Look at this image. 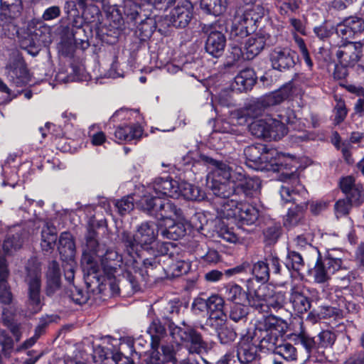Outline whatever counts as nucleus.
I'll return each instance as SVG.
<instances>
[{
	"mask_svg": "<svg viewBox=\"0 0 364 364\" xmlns=\"http://www.w3.org/2000/svg\"><path fill=\"white\" fill-rule=\"evenodd\" d=\"M255 82L256 75L255 71L251 68H246L236 75L232 87L240 92H243L251 89Z\"/></svg>",
	"mask_w": 364,
	"mask_h": 364,
	"instance_id": "obj_27",
	"label": "nucleus"
},
{
	"mask_svg": "<svg viewBox=\"0 0 364 364\" xmlns=\"http://www.w3.org/2000/svg\"><path fill=\"white\" fill-rule=\"evenodd\" d=\"M2 174L4 177L2 186H10L14 188L17 185V168L16 166L11 167L9 161L3 165Z\"/></svg>",
	"mask_w": 364,
	"mask_h": 364,
	"instance_id": "obj_51",
	"label": "nucleus"
},
{
	"mask_svg": "<svg viewBox=\"0 0 364 364\" xmlns=\"http://www.w3.org/2000/svg\"><path fill=\"white\" fill-rule=\"evenodd\" d=\"M6 73L9 80L16 87L25 86L31 80L26 65L18 51L11 55L6 66Z\"/></svg>",
	"mask_w": 364,
	"mask_h": 364,
	"instance_id": "obj_12",
	"label": "nucleus"
},
{
	"mask_svg": "<svg viewBox=\"0 0 364 364\" xmlns=\"http://www.w3.org/2000/svg\"><path fill=\"white\" fill-rule=\"evenodd\" d=\"M296 54L288 48L277 47L269 55L272 68L279 71H285L295 65Z\"/></svg>",
	"mask_w": 364,
	"mask_h": 364,
	"instance_id": "obj_15",
	"label": "nucleus"
},
{
	"mask_svg": "<svg viewBox=\"0 0 364 364\" xmlns=\"http://www.w3.org/2000/svg\"><path fill=\"white\" fill-rule=\"evenodd\" d=\"M65 294L75 304H83L87 302L88 299V294L82 289L75 287L74 284H70Z\"/></svg>",
	"mask_w": 364,
	"mask_h": 364,
	"instance_id": "obj_54",
	"label": "nucleus"
},
{
	"mask_svg": "<svg viewBox=\"0 0 364 364\" xmlns=\"http://www.w3.org/2000/svg\"><path fill=\"white\" fill-rule=\"evenodd\" d=\"M274 353L281 355L287 360H294L296 359V349L291 343L285 342L278 346L275 345Z\"/></svg>",
	"mask_w": 364,
	"mask_h": 364,
	"instance_id": "obj_53",
	"label": "nucleus"
},
{
	"mask_svg": "<svg viewBox=\"0 0 364 364\" xmlns=\"http://www.w3.org/2000/svg\"><path fill=\"white\" fill-rule=\"evenodd\" d=\"M120 215H124L132 210L134 208L133 198L131 196L123 198L121 200L115 203Z\"/></svg>",
	"mask_w": 364,
	"mask_h": 364,
	"instance_id": "obj_64",
	"label": "nucleus"
},
{
	"mask_svg": "<svg viewBox=\"0 0 364 364\" xmlns=\"http://www.w3.org/2000/svg\"><path fill=\"white\" fill-rule=\"evenodd\" d=\"M291 95L292 85L287 84L263 98L250 103L241 110V114L245 117L257 118L262 116L268 107L280 104L288 100Z\"/></svg>",
	"mask_w": 364,
	"mask_h": 364,
	"instance_id": "obj_8",
	"label": "nucleus"
},
{
	"mask_svg": "<svg viewBox=\"0 0 364 364\" xmlns=\"http://www.w3.org/2000/svg\"><path fill=\"white\" fill-rule=\"evenodd\" d=\"M346 21L347 27L351 30L354 36L364 31V21L361 18L350 16L346 18Z\"/></svg>",
	"mask_w": 364,
	"mask_h": 364,
	"instance_id": "obj_61",
	"label": "nucleus"
},
{
	"mask_svg": "<svg viewBox=\"0 0 364 364\" xmlns=\"http://www.w3.org/2000/svg\"><path fill=\"white\" fill-rule=\"evenodd\" d=\"M97 234L94 230H89L86 235V242L83 250L85 259L87 262H93L94 256L100 258L101 266L105 275L110 280L114 277L112 251L105 250V247L99 245L96 239ZM111 289L114 288V283L110 281Z\"/></svg>",
	"mask_w": 364,
	"mask_h": 364,
	"instance_id": "obj_6",
	"label": "nucleus"
},
{
	"mask_svg": "<svg viewBox=\"0 0 364 364\" xmlns=\"http://www.w3.org/2000/svg\"><path fill=\"white\" fill-rule=\"evenodd\" d=\"M24 0H1V14L0 21L6 18L5 25L9 28H15L12 20L20 16Z\"/></svg>",
	"mask_w": 364,
	"mask_h": 364,
	"instance_id": "obj_22",
	"label": "nucleus"
},
{
	"mask_svg": "<svg viewBox=\"0 0 364 364\" xmlns=\"http://www.w3.org/2000/svg\"><path fill=\"white\" fill-rule=\"evenodd\" d=\"M186 234V228L183 223H174L173 219L166 222L165 228L161 232V235L164 238L176 240L184 236Z\"/></svg>",
	"mask_w": 364,
	"mask_h": 364,
	"instance_id": "obj_33",
	"label": "nucleus"
},
{
	"mask_svg": "<svg viewBox=\"0 0 364 364\" xmlns=\"http://www.w3.org/2000/svg\"><path fill=\"white\" fill-rule=\"evenodd\" d=\"M158 233V226L154 222L142 223L133 236L123 233L122 240L125 242L127 252L136 264H142V260L147 258L149 246H151L150 250L153 249L152 245L156 242Z\"/></svg>",
	"mask_w": 364,
	"mask_h": 364,
	"instance_id": "obj_3",
	"label": "nucleus"
},
{
	"mask_svg": "<svg viewBox=\"0 0 364 364\" xmlns=\"http://www.w3.org/2000/svg\"><path fill=\"white\" fill-rule=\"evenodd\" d=\"M306 208V203H300L294 208H289L284 218V225L288 228L297 225L303 220L304 213Z\"/></svg>",
	"mask_w": 364,
	"mask_h": 364,
	"instance_id": "obj_34",
	"label": "nucleus"
},
{
	"mask_svg": "<svg viewBox=\"0 0 364 364\" xmlns=\"http://www.w3.org/2000/svg\"><path fill=\"white\" fill-rule=\"evenodd\" d=\"M150 188L159 195L178 198L181 196L187 200H200L204 198L202 190L186 181L178 182L171 178H157L151 184Z\"/></svg>",
	"mask_w": 364,
	"mask_h": 364,
	"instance_id": "obj_4",
	"label": "nucleus"
},
{
	"mask_svg": "<svg viewBox=\"0 0 364 364\" xmlns=\"http://www.w3.org/2000/svg\"><path fill=\"white\" fill-rule=\"evenodd\" d=\"M161 255H154L153 257L144 258L142 260V267L139 271H135L132 274L129 271L126 272L124 281H119L115 283V296L120 294L121 286L125 282H129L133 290L137 291L139 287V277L146 280L147 277H151L154 280L163 278V272L167 277H177L187 273L190 269V264L184 260H174L168 255H164L163 250Z\"/></svg>",
	"mask_w": 364,
	"mask_h": 364,
	"instance_id": "obj_1",
	"label": "nucleus"
},
{
	"mask_svg": "<svg viewBox=\"0 0 364 364\" xmlns=\"http://www.w3.org/2000/svg\"><path fill=\"white\" fill-rule=\"evenodd\" d=\"M270 36L263 31H259L250 36L245 42L242 56L247 60H252L264 48L268 43Z\"/></svg>",
	"mask_w": 364,
	"mask_h": 364,
	"instance_id": "obj_17",
	"label": "nucleus"
},
{
	"mask_svg": "<svg viewBox=\"0 0 364 364\" xmlns=\"http://www.w3.org/2000/svg\"><path fill=\"white\" fill-rule=\"evenodd\" d=\"M265 10L259 4L247 5L237 11L232 23V32L241 37L254 33L258 23L264 17Z\"/></svg>",
	"mask_w": 364,
	"mask_h": 364,
	"instance_id": "obj_5",
	"label": "nucleus"
},
{
	"mask_svg": "<svg viewBox=\"0 0 364 364\" xmlns=\"http://www.w3.org/2000/svg\"><path fill=\"white\" fill-rule=\"evenodd\" d=\"M26 282L28 285V308L31 314H36L42 308L41 296V268L33 262L32 266L26 267Z\"/></svg>",
	"mask_w": 364,
	"mask_h": 364,
	"instance_id": "obj_10",
	"label": "nucleus"
},
{
	"mask_svg": "<svg viewBox=\"0 0 364 364\" xmlns=\"http://www.w3.org/2000/svg\"><path fill=\"white\" fill-rule=\"evenodd\" d=\"M121 6L124 14L132 20H136L141 16L142 8L134 0H123V5Z\"/></svg>",
	"mask_w": 364,
	"mask_h": 364,
	"instance_id": "obj_56",
	"label": "nucleus"
},
{
	"mask_svg": "<svg viewBox=\"0 0 364 364\" xmlns=\"http://www.w3.org/2000/svg\"><path fill=\"white\" fill-rule=\"evenodd\" d=\"M269 291L267 286H262L257 289L250 291L247 294V300L250 306L257 310L259 312H264L266 306L267 293Z\"/></svg>",
	"mask_w": 364,
	"mask_h": 364,
	"instance_id": "obj_30",
	"label": "nucleus"
},
{
	"mask_svg": "<svg viewBox=\"0 0 364 364\" xmlns=\"http://www.w3.org/2000/svg\"><path fill=\"white\" fill-rule=\"evenodd\" d=\"M152 352L147 364H177L176 350L172 344L151 348Z\"/></svg>",
	"mask_w": 364,
	"mask_h": 364,
	"instance_id": "obj_19",
	"label": "nucleus"
},
{
	"mask_svg": "<svg viewBox=\"0 0 364 364\" xmlns=\"http://www.w3.org/2000/svg\"><path fill=\"white\" fill-rule=\"evenodd\" d=\"M352 206L353 205L346 198L338 200L334 205L336 217L348 215Z\"/></svg>",
	"mask_w": 364,
	"mask_h": 364,
	"instance_id": "obj_62",
	"label": "nucleus"
},
{
	"mask_svg": "<svg viewBox=\"0 0 364 364\" xmlns=\"http://www.w3.org/2000/svg\"><path fill=\"white\" fill-rule=\"evenodd\" d=\"M56 79L59 82L66 83L72 81H82L86 79V77L82 68L73 66L70 75H65L63 73H59L56 75Z\"/></svg>",
	"mask_w": 364,
	"mask_h": 364,
	"instance_id": "obj_52",
	"label": "nucleus"
},
{
	"mask_svg": "<svg viewBox=\"0 0 364 364\" xmlns=\"http://www.w3.org/2000/svg\"><path fill=\"white\" fill-rule=\"evenodd\" d=\"M284 264L289 270L299 273L304 267V261L299 252L289 249Z\"/></svg>",
	"mask_w": 364,
	"mask_h": 364,
	"instance_id": "obj_41",
	"label": "nucleus"
},
{
	"mask_svg": "<svg viewBox=\"0 0 364 364\" xmlns=\"http://www.w3.org/2000/svg\"><path fill=\"white\" fill-rule=\"evenodd\" d=\"M143 134L141 126L134 124L130 126L118 127L115 132V137L121 141H132L139 139Z\"/></svg>",
	"mask_w": 364,
	"mask_h": 364,
	"instance_id": "obj_35",
	"label": "nucleus"
},
{
	"mask_svg": "<svg viewBox=\"0 0 364 364\" xmlns=\"http://www.w3.org/2000/svg\"><path fill=\"white\" fill-rule=\"evenodd\" d=\"M264 262L267 266L270 268V272L274 275H279L281 274L282 266L280 259L274 252H270L264 257Z\"/></svg>",
	"mask_w": 364,
	"mask_h": 364,
	"instance_id": "obj_60",
	"label": "nucleus"
},
{
	"mask_svg": "<svg viewBox=\"0 0 364 364\" xmlns=\"http://www.w3.org/2000/svg\"><path fill=\"white\" fill-rule=\"evenodd\" d=\"M210 188L214 195L223 199L237 198L235 179H232V181H221L220 178H212Z\"/></svg>",
	"mask_w": 364,
	"mask_h": 364,
	"instance_id": "obj_24",
	"label": "nucleus"
},
{
	"mask_svg": "<svg viewBox=\"0 0 364 364\" xmlns=\"http://www.w3.org/2000/svg\"><path fill=\"white\" fill-rule=\"evenodd\" d=\"M306 193L305 190H302L301 193H299V191L293 190L289 184L283 185L281 186L279 190V194L281 196L282 200L284 203H295L296 205L299 204L300 203H306V201H301L300 200L301 194L305 195Z\"/></svg>",
	"mask_w": 364,
	"mask_h": 364,
	"instance_id": "obj_43",
	"label": "nucleus"
},
{
	"mask_svg": "<svg viewBox=\"0 0 364 364\" xmlns=\"http://www.w3.org/2000/svg\"><path fill=\"white\" fill-rule=\"evenodd\" d=\"M268 117L256 119L249 125V130L253 136L267 139Z\"/></svg>",
	"mask_w": 364,
	"mask_h": 364,
	"instance_id": "obj_46",
	"label": "nucleus"
},
{
	"mask_svg": "<svg viewBox=\"0 0 364 364\" xmlns=\"http://www.w3.org/2000/svg\"><path fill=\"white\" fill-rule=\"evenodd\" d=\"M156 193V196L151 198L145 197L141 200V207L149 215L155 217L159 220H169L176 218V219H183V211L178 208L171 200L161 198L162 196L167 195H159Z\"/></svg>",
	"mask_w": 364,
	"mask_h": 364,
	"instance_id": "obj_7",
	"label": "nucleus"
},
{
	"mask_svg": "<svg viewBox=\"0 0 364 364\" xmlns=\"http://www.w3.org/2000/svg\"><path fill=\"white\" fill-rule=\"evenodd\" d=\"M58 250L60 254L67 259L71 260L74 258L75 245L70 233L64 232L60 235Z\"/></svg>",
	"mask_w": 364,
	"mask_h": 364,
	"instance_id": "obj_37",
	"label": "nucleus"
},
{
	"mask_svg": "<svg viewBox=\"0 0 364 364\" xmlns=\"http://www.w3.org/2000/svg\"><path fill=\"white\" fill-rule=\"evenodd\" d=\"M226 45L225 35L218 31H212L205 42V50L215 58L222 55Z\"/></svg>",
	"mask_w": 364,
	"mask_h": 364,
	"instance_id": "obj_25",
	"label": "nucleus"
},
{
	"mask_svg": "<svg viewBox=\"0 0 364 364\" xmlns=\"http://www.w3.org/2000/svg\"><path fill=\"white\" fill-rule=\"evenodd\" d=\"M178 333L181 341L190 344L189 352L191 353H200L205 348V343L202 336L193 328L188 326L184 329L179 328Z\"/></svg>",
	"mask_w": 364,
	"mask_h": 364,
	"instance_id": "obj_23",
	"label": "nucleus"
},
{
	"mask_svg": "<svg viewBox=\"0 0 364 364\" xmlns=\"http://www.w3.org/2000/svg\"><path fill=\"white\" fill-rule=\"evenodd\" d=\"M255 279L262 282H267L269 279L270 268L267 266L264 261H258L253 266L250 267V270Z\"/></svg>",
	"mask_w": 364,
	"mask_h": 364,
	"instance_id": "obj_49",
	"label": "nucleus"
},
{
	"mask_svg": "<svg viewBox=\"0 0 364 364\" xmlns=\"http://www.w3.org/2000/svg\"><path fill=\"white\" fill-rule=\"evenodd\" d=\"M236 195L240 200L252 197L260 188V181L257 178L246 177L241 173L236 177Z\"/></svg>",
	"mask_w": 364,
	"mask_h": 364,
	"instance_id": "obj_20",
	"label": "nucleus"
},
{
	"mask_svg": "<svg viewBox=\"0 0 364 364\" xmlns=\"http://www.w3.org/2000/svg\"><path fill=\"white\" fill-rule=\"evenodd\" d=\"M280 119L268 117L267 140H279L287 134L285 124L294 123V113L287 110L286 114L279 115Z\"/></svg>",
	"mask_w": 364,
	"mask_h": 364,
	"instance_id": "obj_16",
	"label": "nucleus"
},
{
	"mask_svg": "<svg viewBox=\"0 0 364 364\" xmlns=\"http://www.w3.org/2000/svg\"><path fill=\"white\" fill-rule=\"evenodd\" d=\"M47 294H52L59 289L60 284V272L58 264L53 261L50 263L46 273Z\"/></svg>",
	"mask_w": 364,
	"mask_h": 364,
	"instance_id": "obj_32",
	"label": "nucleus"
},
{
	"mask_svg": "<svg viewBox=\"0 0 364 364\" xmlns=\"http://www.w3.org/2000/svg\"><path fill=\"white\" fill-rule=\"evenodd\" d=\"M239 172H232V168L223 162L217 163L213 171V178H220L221 181H232L236 179Z\"/></svg>",
	"mask_w": 364,
	"mask_h": 364,
	"instance_id": "obj_47",
	"label": "nucleus"
},
{
	"mask_svg": "<svg viewBox=\"0 0 364 364\" xmlns=\"http://www.w3.org/2000/svg\"><path fill=\"white\" fill-rule=\"evenodd\" d=\"M242 202V200H240L239 198H225L220 203V205L216 209L220 217L235 219Z\"/></svg>",
	"mask_w": 364,
	"mask_h": 364,
	"instance_id": "obj_31",
	"label": "nucleus"
},
{
	"mask_svg": "<svg viewBox=\"0 0 364 364\" xmlns=\"http://www.w3.org/2000/svg\"><path fill=\"white\" fill-rule=\"evenodd\" d=\"M244 154L247 160L252 163L250 166L255 169L282 172L284 179L291 178L296 179L293 171L284 172V170L287 169V159L275 149H267L265 145L257 144L246 147Z\"/></svg>",
	"mask_w": 364,
	"mask_h": 364,
	"instance_id": "obj_2",
	"label": "nucleus"
},
{
	"mask_svg": "<svg viewBox=\"0 0 364 364\" xmlns=\"http://www.w3.org/2000/svg\"><path fill=\"white\" fill-rule=\"evenodd\" d=\"M225 294L227 299L233 301L235 304H240L245 302L247 298V293L237 284H232L226 287Z\"/></svg>",
	"mask_w": 364,
	"mask_h": 364,
	"instance_id": "obj_48",
	"label": "nucleus"
},
{
	"mask_svg": "<svg viewBox=\"0 0 364 364\" xmlns=\"http://www.w3.org/2000/svg\"><path fill=\"white\" fill-rule=\"evenodd\" d=\"M363 44L360 42L348 41L340 46L336 55L341 65L353 67L362 55Z\"/></svg>",
	"mask_w": 364,
	"mask_h": 364,
	"instance_id": "obj_13",
	"label": "nucleus"
},
{
	"mask_svg": "<svg viewBox=\"0 0 364 364\" xmlns=\"http://www.w3.org/2000/svg\"><path fill=\"white\" fill-rule=\"evenodd\" d=\"M24 242V237L22 234L16 232L12 235H9L4 242L3 249L7 255H11L19 250Z\"/></svg>",
	"mask_w": 364,
	"mask_h": 364,
	"instance_id": "obj_44",
	"label": "nucleus"
},
{
	"mask_svg": "<svg viewBox=\"0 0 364 364\" xmlns=\"http://www.w3.org/2000/svg\"><path fill=\"white\" fill-rule=\"evenodd\" d=\"M192 16L193 6L191 2L186 1L171 11L168 21L176 28H185Z\"/></svg>",
	"mask_w": 364,
	"mask_h": 364,
	"instance_id": "obj_21",
	"label": "nucleus"
},
{
	"mask_svg": "<svg viewBox=\"0 0 364 364\" xmlns=\"http://www.w3.org/2000/svg\"><path fill=\"white\" fill-rule=\"evenodd\" d=\"M225 301L218 294H213L208 298V318L206 324L218 329L225 321L226 315L224 312Z\"/></svg>",
	"mask_w": 364,
	"mask_h": 364,
	"instance_id": "obj_14",
	"label": "nucleus"
},
{
	"mask_svg": "<svg viewBox=\"0 0 364 364\" xmlns=\"http://www.w3.org/2000/svg\"><path fill=\"white\" fill-rule=\"evenodd\" d=\"M41 247L43 251H49L54 248L57 240L55 228L46 223L41 233Z\"/></svg>",
	"mask_w": 364,
	"mask_h": 364,
	"instance_id": "obj_40",
	"label": "nucleus"
},
{
	"mask_svg": "<svg viewBox=\"0 0 364 364\" xmlns=\"http://www.w3.org/2000/svg\"><path fill=\"white\" fill-rule=\"evenodd\" d=\"M216 330L218 331V337L221 344H230L233 342L237 336L235 331L231 327L223 326Z\"/></svg>",
	"mask_w": 364,
	"mask_h": 364,
	"instance_id": "obj_58",
	"label": "nucleus"
},
{
	"mask_svg": "<svg viewBox=\"0 0 364 364\" xmlns=\"http://www.w3.org/2000/svg\"><path fill=\"white\" fill-rule=\"evenodd\" d=\"M147 333L151 336V348L159 347L161 339L166 335V328L161 324L159 319H154L150 323Z\"/></svg>",
	"mask_w": 364,
	"mask_h": 364,
	"instance_id": "obj_39",
	"label": "nucleus"
},
{
	"mask_svg": "<svg viewBox=\"0 0 364 364\" xmlns=\"http://www.w3.org/2000/svg\"><path fill=\"white\" fill-rule=\"evenodd\" d=\"M346 199L355 206L360 205L364 200V193L363 186L360 184H357L351 191L345 194Z\"/></svg>",
	"mask_w": 364,
	"mask_h": 364,
	"instance_id": "obj_59",
	"label": "nucleus"
},
{
	"mask_svg": "<svg viewBox=\"0 0 364 364\" xmlns=\"http://www.w3.org/2000/svg\"><path fill=\"white\" fill-rule=\"evenodd\" d=\"M285 303V296L281 292L272 293L269 289V291L267 293L266 297V308H264V312L268 313L272 309L277 310L282 309Z\"/></svg>",
	"mask_w": 364,
	"mask_h": 364,
	"instance_id": "obj_42",
	"label": "nucleus"
},
{
	"mask_svg": "<svg viewBox=\"0 0 364 364\" xmlns=\"http://www.w3.org/2000/svg\"><path fill=\"white\" fill-rule=\"evenodd\" d=\"M12 301L13 295L9 284H0V303L3 305H10Z\"/></svg>",
	"mask_w": 364,
	"mask_h": 364,
	"instance_id": "obj_63",
	"label": "nucleus"
},
{
	"mask_svg": "<svg viewBox=\"0 0 364 364\" xmlns=\"http://www.w3.org/2000/svg\"><path fill=\"white\" fill-rule=\"evenodd\" d=\"M227 0H201L200 8L207 14L218 16L227 9Z\"/></svg>",
	"mask_w": 364,
	"mask_h": 364,
	"instance_id": "obj_38",
	"label": "nucleus"
},
{
	"mask_svg": "<svg viewBox=\"0 0 364 364\" xmlns=\"http://www.w3.org/2000/svg\"><path fill=\"white\" fill-rule=\"evenodd\" d=\"M343 269H347V262L328 254V256L317 259L313 270L314 281L319 284L326 283L337 271L339 272Z\"/></svg>",
	"mask_w": 364,
	"mask_h": 364,
	"instance_id": "obj_11",
	"label": "nucleus"
},
{
	"mask_svg": "<svg viewBox=\"0 0 364 364\" xmlns=\"http://www.w3.org/2000/svg\"><path fill=\"white\" fill-rule=\"evenodd\" d=\"M289 301L292 307L298 314L306 312L311 307V302L308 297L300 291L299 287L293 286L290 290Z\"/></svg>",
	"mask_w": 364,
	"mask_h": 364,
	"instance_id": "obj_28",
	"label": "nucleus"
},
{
	"mask_svg": "<svg viewBox=\"0 0 364 364\" xmlns=\"http://www.w3.org/2000/svg\"><path fill=\"white\" fill-rule=\"evenodd\" d=\"M258 355L257 345L253 341V338L249 336H243L236 346V357L244 364L254 361Z\"/></svg>",
	"mask_w": 364,
	"mask_h": 364,
	"instance_id": "obj_18",
	"label": "nucleus"
},
{
	"mask_svg": "<svg viewBox=\"0 0 364 364\" xmlns=\"http://www.w3.org/2000/svg\"><path fill=\"white\" fill-rule=\"evenodd\" d=\"M334 274H336L338 285L345 289H348L351 280L355 279V273L350 269L348 264L346 270H341L339 272L337 271Z\"/></svg>",
	"mask_w": 364,
	"mask_h": 364,
	"instance_id": "obj_57",
	"label": "nucleus"
},
{
	"mask_svg": "<svg viewBox=\"0 0 364 364\" xmlns=\"http://www.w3.org/2000/svg\"><path fill=\"white\" fill-rule=\"evenodd\" d=\"M283 323L282 319L273 315L265 316L257 321L255 336L259 339L262 346L272 348L277 344Z\"/></svg>",
	"mask_w": 364,
	"mask_h": 364,
	"instance_id": "obj_9",
	"label": "nucleus"
},
{
	"mask_svg": "<svg viewBox=\"0 0 364 364\" xmlns=\"http://www.w3.org/2000/svg\"><path fill=\"white\" fill-rule=\"evenodd\" d=\"M156 28V21L152 18L146 17L145 19L141 21L137 26L136 32H139V38L141 40H145L152 35Z\"/></svg>",
	"mask_w": 364,
	"mask_h": 364,
	"instance_id": "obj_50",
	"label": "nucleus"
},
{
	"mask_svg": "<svg viewBox=\"0 0 364 364\" xmlns=\"http://www.w3.org/2000/svg\"><path fill=\"white\" fill-rule=\"evenodd\" d=\"M249 314V308L240 304H234L230 309L229 318L235 323H245Z\"/></svg>",
	"mask_w": 364,
	"mask_h": 364,
	"instance_id": "obj_45",
	"label": "nucleus"
},
{
	"mask_svg": "<svg viewBox=\"0 0 364 364\" xmlns=\"http://www.w3.org/2000/svg\"><path fill=\"white\" fill-rule=\"evenodd\" d=\"M281 233L282 227L277 223H272L263 230L264 240L268 245L276 243Z\"/></svg>",
	"mask_w": 364,
	"mask_h": 364,
	"instance_id": "obj_55",
	"label": "nucleus"
},
{
	"mask_svg": "<svg viewBox=\"0 0 364 364\" xmlns=\"http://www.w3.org/2000/svg\"><path fill=\"white\" fill-rule=\"evenodd\" d=\"M89 267H87V272L85 273L84 279L87 288L91 291L101 290V285L103 281L101 280L100 274L98 273L97 268L93 262H87Z\"/></svg>",
	"mask_w": 364,
	"mask_h": 364,
	"instance_id": "obj_36",
	"label": "nucleus"
},
{
	"mask_svg": "<svg viewBox=\"0 0 364 364\" xmlns=\"http://www.w3.org/2000/svg\"><path fill=\"white\" fill-rule=\"evenodd\" d=\"M259 218V210L255 206L247 203H240L235 218L242 225H252L255 224Z\"/></svg>",
	"mask_w": 364,
	"mask_h": 364,
	"instance_id": "obj_26",
	"label": "nucleus"
},
{
	"mask_svg": "<svg viewBox=\"0 0 364 364\" xmlns=\"http://www.w3.org/2000/svg\"><path fill=\"white\" fill-rule=\"evenodd\" d=\"M133 347L134 343L130 338H120L117 352H115V364H134L128 355L132 352Z\"/></svg>",
	"mask_w": 364,
	"mask_h": 364,
	"instance_id": "obj_29",
	"label": "nucleus"
}]
</instances>
